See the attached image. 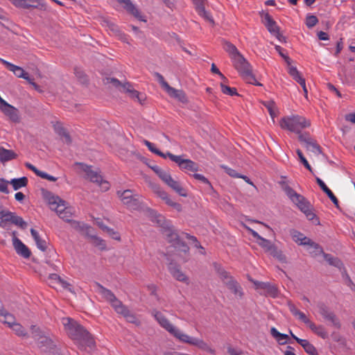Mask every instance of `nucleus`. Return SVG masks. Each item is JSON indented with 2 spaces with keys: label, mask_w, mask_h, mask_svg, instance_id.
<instances>
[{
  "label": "nucleus",
  "mask_w": 355,
  "mask_h": 355,
  "mask_svg": "<svg viewBox=\"0 0 355 355\" xmlns=\"http://www.w3.org/2000/svg\"><path fill=\"white\" fill-rule=\"evenodd\" d=\"M217 272L220 279L227 288L237 297L241 298L243 296L242 288L238 282L230 275V274L223 268L219 267L217 268Z\"/></svg>",
  "instance_id": "obj_9"
},
{
  "label": "nucleus",
  "mask_w": 355,
  "mask_h": 355,
  "mask_svg": "<svg viewBox=\"0 0 355 355\" xmlns=\"http://www.w3.org/2000/svg\"><path fill=\"white\" fill-rule=\"evenodd\" d=\"M298 138L302 143L304 144V146L308 150L315 155H319L322 153L320 146L313 139H311L309 135H300Z\"/></svg>",
  "instance_id": "obj_18"
},
{
  "label": "nucleus",
  "mask_w": 355,
  "mask_h": 355,
  "mask_svg": "<svg viewBox=\"0 0 355 355\" xmlns=\"http://www.w3.org/2000/svg\"><path fill=\"white\" fill-rule=\"evenodd\" d=\"M318 22V18L315 15H309L306 18V25L311 28L315 26Z\"/></svg>",
  "instance_id": "obj_48"
},
{
  "label": "nucleus",
  "mask_w": 355,
  "mask_h": 355,
  "mask_svg": "<svg viewBox=\"0 0 355 355\" xmlns=\"http://www.w3.org/2000/svg\"><path fill=\"white\" fill-rule=\"evenodd\" d=\"M0 62L6 66V67L13 72V73L18 78H24L26 80H29L28 73H26L21 67L15 65L11 62L6 61L0 58Z\"/></svg>",
  "instance_id": "obj_19"
},
{
  "label": "nucleus",
  "mask_w": 355,
  "mask_h": 355,
  "mask_svg": "<svg viewBox=\"0 0 355 355\" xmlns=\"http://www.w3.org/2000/svg\"><path fill=\"white\" fill-rule=\"evenodd\" d=\"M263 23L266 26L268 31L271 34L274 35L275 33H277V32L279 31V27L277 25V23L272 19V18L268 13H266L264 15Z\"/></svg>",
  "instance_id": "obj_32"
},
{
  "label": "nucleus",
  "mask_w": 355,
  "mask_h": 355,
  "mask_svg": "<svg viewBox=\"0 0 355 355\" xmlns=\"http://www.w3.org/2000/svg\"><path fill=\"white\" fill-rule=\"evenodd\" d=\"M164 201H165V202H166L168 205H169V206H171V207H173V208H174V209H175L177 211H181V209H182V206H181V205H180V204H179V203H178V202H176L173 201V200L169 198V196H168V197H167V198H166V199L164 200Z\"/></svg>",
  "instance_id": "obj_53"
},
{
  "label": "nucleus",
  "mask_w": 355,
  "mask_h": 355,
  "mask_svg": "<svg viewBox=\"0 0 355 355\" xmlns=\"http://www.w3.org/2000/svg\"><path fill=\"white\" fill-rule=\"evenodd\" d=\"M169 159L176 163L182 171L196 172L199 169L197 163L189 159H184L182 155H169Z\"/></svg>",
  "instance_id": "obj_12"
},
{
  "label": "nucleus",
  "mask_w": 355,
  "mask_h": 355,
  "mask_svg": "<svg viewBox=\"0 0 355 355\" xmlns=\"http://www.w3.org/2000/svg\"><path fill=\"white\" fill-rule=\"evenodd\" d=\"M62 324L69 336L80 349L90 351L94 347L95 342L92 336L76 321L65 318L62 319Z\"/></svg>",
  "instance_id": "obj_2"
},
{
  "label": "nucleus",
  "mask_w": 355,
  "mask_h": 355,
  "mask_svg": "<svg viewBox=\"0 0 355 355\" xmlns=\"http://www.w3.org/2000/svg\"><path fill=\"white\" fill-rule=\"evenodd\" d=\"M317 308L319 313L326 320L331 322L332 325L337 329H340L341 324L338 318L334 314V312L331 311L330 309L324 303H318Z\"/></svg>",
  "instance_id": "obj_14"
},
{
  "label": "nucleus",
  "mask_w": 355,
  "mask_h": 355,
  "mask_svg": "<svg viewBox=\"0 0 355 355\" xmlns=\"http://www.w3.org/2000/svg\"><path fill=\"white\" fill-rule=\"evenodd\" d=\"M31 234L34 239L36 245L41 251L44 252L47 248L46 242L45 240L40 238L39 233L33 228L31 229Z\"/></svg>",
  "instance_id": "obj_36"
},
{
  "label": "nucleus",
  "mask_w": 355,
  "mask_h": 355,
  "mask_svg": "<svg viewBox=\"0 0 355 355\" xmlns=\"http://www.w3.org/2000/svg\"><path fill=\"white\" fill-rule=\"evenodd\" d=\"M25 166L32 171H33L37 176L40 175L42 171L38 170L35 166L31 164V163H26Z\"/></svg>",
  "instance_id": "obj_64"
},
{
  "label": "nucleus",
  "mask_w": 355,
  "mask_h": 355,
  "mask_svg": "<svg viewBox=\"0 0 355 355\" xmlns=\"http://www.w3.org/2000/svg\"><path fill=\"white\" fill-rule=\"evenodd\" d=\"M155 192L157 194V196L162 198V200H165L168 196V193L162 190L159 187H157L155 189Z\"/></svg>",
  "instance_id": "obj_60"
},
{
  "label": "nucleus",
  "mask_w": 355,
  "mask_h": 355,
  "mask_svg": "<svg viewBox=\"0 0 355 355\" xmlns=\"http://www.w3.org/2000/svg\"><path fill=\"white\" fill-rule=\"evenodd\" d=\"M117 1L119 3L124 5V8L130 13H131L132 15H134L135 17L139 19L141 21H146V19H144L142 16L140 14V12L139 10L136 8V6L131 2L130 0H117Z\"/></svg>",
  "instance_id": "obj_24"
},
{
  "label": "nucleus",
  "mask_w": 355,
  "mask_h": 355,
  "mask_svg": "<svg viewBox=\"0 0 355 355\" xmlns=\"http://www.w3.org/2000/svg\"><path fill=\"white\" fill-rule=\"evenodd\" d=\"M31 331L33 337L37 340V345L42 351L47 352L53 348V341L45 332L35 325L31 326Z\"/></svg>",
  "instance_id": "obj_10"
},
{
  "label": "nucleus",
  "mask_w": 355,
  "mask_h": 355,
  "mask_svg": "<svg viewBox=\"0 0 355 355\" xmlns=\"http://www.w3.org/2000/svg\"><path fill=\"white\" fill-rule=\"evenodd\" d=\"M117 195L128 209L136 210L140 207V196L134 193L132 190L118 191Z\"/></svg>",
  "instance_id": "obj_11"
},
{
  "label": "nucleus",
  "mask_w": 355,
  "mask_h": 355,
  "mask_svg": "<svg viewBox=\"0 0 355 355\" xmlns=\"http://www.w3.org/2000/svg\"><path fill=\"white\" fill-rule=\"evenodd\" d=\"M282 189L295 205L304 214L309 220L319 225L320 220L313 211V208L309 201L303 196L297 193L293 189L286 183L282 184Z\"/></svg>",
  "instance_id": "obj_3"
},
{
  "label": "nucleus",
  "mask_w": 355,
  "mask_h": 355,
  "mask_svg": "<svg viewBox=\"0 0 355 355\" xmlns=\"http://www.w3.org/2000/svg\"><path fill=\"white\" fill-rule=\"evenodd\" d=\"M296 153L301 161V162L304 164V166L310 171H312V168H311V166H310V164H309L308 161L306 160V159L304 157V156L303 155V153L300 150V149H297L296 150Z\"/></svg>",
  "instance_id": "obj_52"
},
{
  "label": "nucleus",
  "mask_w": 355,
  "mask_h": 355,
  "mask_svg": "<svg viewBox=\"0 0 355 355\" xmlns=\"http://www.w3.org/2000/svg\"><path fill=\"white\" fill-rule=\"evenodd\" d=\"M1 213H2L1 216H2L3 220L4 225H6V223L7 222L12 223L15 213L9 211H1Z\"/></svg>",
  "instance_id": "obj_49"
},
{
  "label": "nucleus",
  "mask_w": 355,
  "mask_h": 355,
  "mask_svg": "<svg viewBox=\"0 0 355 355\" xmlns=\"http://www.w3.org/2000/svg\"><path fill=\"white\" fill-rule=\"evenodd\" d=\"M100 227L106 232L113 239L120 241L121 237L118 232H115L113 229H111L105 225L99 224Z\"/></svg>",
  "instance_id": "obj_47"
},
{
  "label": "nucleus",
  "mask_w": 355,
  "mask_h": 355,
  "mask_svg": "<svg viewBox=\"0 0 355 355\" xmlns=\"http://www.w3.org/2000/svg\"><path fill=\"white\" fill-rule=\"evenodd\" d=\"M194 5L196 6V8L198 14L205 17L206 19L209 20L211 22H213V19L209 16V13L205 9L204 7V0H191Z\"/></svg>",
  "instance_id": "obj_35"
},
{
  "label": "nucleus",
  "mask_w": 355,
  "mask_h": 355,
  "mask_svg": "<svg viewBox=\"0 0 355 355\" xmlns=\"http://www.w3.org/2000/svg\"><path fill=\"white\" fill-rule=\"evenodd\" d=\"M279 124L282 129L300 135L303 129L310 125V122L302 116L291 115L282 117Z\"/></svg>",
  "instance_id": "obj_5"
},
{
  "label": "nucleus",
  "mask_w": 355,
  "mask_h": 355,
  "mask_svg": "<svg viewBox=\"0 0 355 355\" xmlns=\"http://www.w3.org/2000/svg\"><path fill=\"white\" fill-rule=\"evenodd\" d=\"M288 306L289 311L296 318L301 320L307 326L309 325L311 321L306 317V315L303 312L298 310L296 308V306L292 303H288Z\"/></svg>",
  "instance_id": "obj_28"
},
{
  "label": "nucleus",
  "mask_w": 355,
  "mask_h": 355,
  "mask_svg": "<svg viewBox=\"0 0 355 355\" xmlns=\"http://www.w3.org/2000/svg\"><path fill=\"white\" fill-rule=\"evenodd\" d=\"M49 284L51 286L56 288L57 286H60L64 289L69 291L71 290V285L66 281L61 279L57 274H51L49 277Z\"/></svg>",
  "instance_id": "obj_23"
},
{
  "label": "nucleus",
  "mask_w": 355,
  "mask_h": 355,
  "mask_svg": "<svg viewBox=\"0 0 355 355\" xmlns=\"http://www.w3.org/2000/svg\"><path fill=\"white\" fill-rule=\"evenodd\" d=\"M166 92L171 98L179 101L182 103H187L188 102L185 93L181 89H177L170 86Z\"/></svg>",
  "instance_id": "obj_26"
},
{
  "label": "nucleus",
  "mask_w": 355,
  "mask_h": 355,
  "mask_svg": "<svg viewBox=\"0 0 355 355\" xmlns=\"http://www.w3.org/2000/svg\"><path fill=\"white\" fill-rule=\"evenodd\" d=\"M53 129L59 136L64 138V142L67 144H70L71 143V139L69 134L67 132L61 123H55L53 124Z\"/></svg>",
  "instance_id": "obj_29"
},
{
  "label": "nucleus",
  "mask_w": 355,
  "mask_h": 355,
  "mask_svg": "<svg viewBox=\"0 0 355 355\" xmlns=\"http://www.w3.org/2000/svg\"><path fill=\"white\" fill-rule=\"evenodd\" d=\"M168 270L173 277L177 280L189 284L188 277L180 270L178 266L173 263H170Z\"/></svg>",
  "instance_id": "obj_27"
},
{
  "label": "nucleus",
  "mask_w": 355,
  "mask_h": 355,
  "mask_svg": "<svg viewBox=\"0 0 355 355\" xmlns=\"http://www.w3.org/2000/svg\"><path fill=\"white\" fill-rule=\"evenodd\" d=\"M290 334L293 339L299 343L309 355H318L316 348L309 341L305 339L299 338L290 331Z\"/></svg>",
  "instance_id": "obj_22"
},
{
  "label": "nucleus",
  "mask_w": 355,
  "mask_h": 355,
  "mask_svg": "<svg viewBox=\"0 0 355 355\" xmlns=\"http://www.w3.org/2000/svg\"><path fill=\"white\" fill-rule=\"evenodd\" d=\"M123 87L127 92L130 94L132 98H137L140 103H141L143 98L140 97V94L137 91L132 89V86L129 83L124 84Z\"/></svg>",
  "instance_id": "obj_43"
},
{
  "label": "nucleus",
  "mask_w": 355,
  "mask_h": 355,
  "mask_svg": "<svg viewBox=\"0 0 355 355\" xmlns=\"http://www.w3.org/2000/svg\"><path fill=\"white\" fill-rule=\"evenodd\" d=\"M47 200L51 209L55 211L60 218L68 222L71 220V212L66 207L65 201L51 193L49 194Z\"/></svg>",
  "instance_id": "obj_8"
},
{
  "label": "nucleus",
  "mask_w": 355,
  "mask_h": 355,
  "mask_svg": "<svg viewBox=\"0 0 355 355\" xmlns=\"http://www.w3.org/2000/svg\"><path fill=\"white\" fill-rule=\"evenodd\" d=\"M98 293L107 302H109L111 306L116 311L123 303L116 297L114 294L109 289L103 287V286L98 284Z\"/></svg>",
  "instance_id": "obj_15"
},
{
  "label": "nucleus",
  "mask_w": 355,
  "mask_h": 355,
  "mask_svg": "<svg viewBox=\"0 0 355 355\" xmlns=\"http://www.w3.org/2000/svg\"><path fill=\"white\" fill-rule=\"evenodd\" d=\"M157 175L159 177V178L164 182H166L167 180L169 178V177L171 176L170 173L164 170V169H161V171L159 172V173L157 174Z\"/></svg>",
  "instance_id": "obj_56"
},
{
  "label": "nucleus",
  "mask_w": 355,
  "mask_h": 355,
  "mask_svg": "<svg viewBox=\"0 0 355 355\" xmlns=\"http://www.w3.org/2000/svg\"><path fill=\"white\" fill-rule=\"evenodd\" d=\"M334 341L337 343H343V339L338 332H333L331 335Z\"/></svg>",
  "instance_id": "obj_63"
},
{
  "label": "nucleus",
  "mask_w": 355,
  "mask_h": 355,
  "mask_svg": "<svg viewBox=\"0 0 355 355\" xmlns=\"http://www.w3.org/2000/svg\"><path fill=\"white\" fill-rule=\"evenodd\" d=\"M232 61L236 69L248 83L259 86L262 85L252 74L250 64L241 54L237 55Z\"/></svg>",
  "instance_id": "obj_6"
},
{
  "label": "nucleus",
  "mask_w": 355,
  "mask_h": 355,
  "mask_svg": "<svg viewBox=\"0 0 355 355\" xmlns=\"http://www.w3.org/2000/svg\"><path fill=\"white\" fill-rule=\"evenodd\" d=\"M144 143L148 147L149 150L151 151L152 153L157 155L158 153V152L159 151V150H158L157 148H155V145L153 143L150 142L149 141L144 140Z\"/></svg>",
  "instance_id": "obj_57"
},
{
  "label": "nucleus",
  "mask_w": 355,
  "mask_h": 355,
  "mask_svg": "<svg viewBox=\"0 0 355 355\" xmlns=\"http://www.w3.org/2000/svg\"><path fill=\"white\" fill-rule=\"evenodd\" d=\"M211 71L213 73L219 75V76L221 78V79L223 80L224 81L227 80V78L224 76V75L223 73H221V72L219 71V69L216 67V66L214 63L211 64Z\"/></svg>",
  "instance_id": "obj_61"
},
{
  "label": "nucleus",
  "mask_w": 355,
  "mask_h": 355,
  "mask_svg": "<svg viewBox=\"0 0 355 355\" xmlns=\"http://www.w3.org/2000/svg\"><path fill=\"white\" fill-rule=\"evenodd\" d=\"M293 240L301 245H308L314 248L317 252H322V248L316 243L312 241L310 239L305 236L302 233L296 230H292L291 232Z\"/></svg>",
  "instance_id": "obj_13"
},
{
  "label": "nucleus",
  "mask_w": 355,
  "mask_h": 355,
  "mask_svg": "<svg viewBox=\"0 0 355 355\" xmlns=\"http://www.w3.org/2000/svg\"><path fill=\"white\" fill-rule=\"evenodd\" d=\"M39 177L43 178V179H46V180H48L49 181H51V182H55L58 178L54 177V176H52L44 171H42L39 175Z\"/></svg>",
  "instance_id": "obj_59"
},
{
  "label": "nucleus",
  "mask_w": 355,
  "mask_h": 355,
  "mask_svg": "<svg viewBox=\"0 0 355 355\" xmlns=\"http://www.w3.org/2000/svg\"><path fill=\"white\" fill-rule=\"evenodd\" d=\"M163 234L166 237V240L171 243L174 248L179 249L180 251L184 252L189 251V247L182 241V239L183 238H187L193 241L196 243V246L197 248L202 249L195 236L184 232L181 234V236H179L173 227L165 228L163 231Z\"/></svg>",
  "instance_id": "obj_4"
},
{
  "label": "nucleus",
  "mask_w": 355,
  "mask_h": 355,
  "mask_svg": "<svg viewBox=\"0 0 355 355\" xmlns=\"http://www.w3.org/2000/svg\"><path fill=\"white\" fill-rule=\"evenodd\" d=\"M270 334L275 338H276L279 344L284 345L286 343L287 339L288 338V336L287 334L279 332L275 327L271 328Z\"/></svg>",
  "instance_id": "obj_42"
},
{
  "label": "nucleus",
  "mask_w": 355,
  "mask_h": 355,
  "mask_svg": "<svg viewBox=\"0 0 355 355\" xmlns=\"http://www.w3.org/2000/svg\"><path fill=\"white\" fill-rule=\"evenodd\" d=\"M193 178L200 182H202L204 184H210L209 181L207 178H205L203 175L199 174V173H194L193 175Z\"/></svg>",
  "instance_id": "obj_58"
},
{
  "label": "nucleus",
  "mask_w": 355,
  "mask_h": 355,
  "mask_svg": "<svg viewBox=\"0 0 355 355\" xmlns=\"http://www.w3.org/2000/svg\"><path fill=\"white\" fill-rule=\"evenodd\" d=\"M257 243L266 252H270L273 257H277L279 260L284 259V256L280 251L277 249V248L271 243L270 241L262 237L257 241Z\"/></svg>",
  "instance_id": "obj_17"
},
{
  "label": "nucleus",
  "mask_w": 355,
  "mask_h": 355,
  "mask_svg": "<svg viewBox=\"0 0 355 355\" xmlns=\"http://www.w3.org/2000/svg\"><path fill=\"white\" fill-rule=\"evenodd\" d=\"M115 311L118 314L123 315L128 322L135 324L136 325L140 324V322L136 318L135 315L123 304H122Z\"/></svg>",
  "instance_id": "obj_21"
},
{
  "label": "nucleus",
  "mask_w": 355,
  "mask_h": 355,
  "mask_svg": "<svg viewBox=\"0 0 355 355\" xmlns=\"http://www.w3.org/2000/svg\"><path fill=\"white\" fill-rule=\"evenodd\" d=\"M150 313L159 324V326L165 329L167 332H168L178 341L196 347L199 349H201L209 354H216V350L212 348V347L209 343L200 338L193 337L185 334L184 331L171 323L168 318L159 311L157 309H153L150 311Z\"/></svg>",
  "instance_id": "obj_1"
},
{
  "label": "nucleus",
  "mask_w": 355,
  "mask_h": 355,
  "mask_svg": "<svg viewBox=\"0 0 355 355\" xmlns=\"http://www.w3.org/2000/svg\"><path fill=\"white\" fill-rule=\"evenodd\" d=\"M76 164L80 167L81 171L85 173V178L86 179L99 185L103 191L109 189V182L103 180L101 171L98 168L94 169L91 166H87L83 163H76Z\"/></svg>",
  "instance_id": "obj_7"
},
{
  "label": "nucleus",
  "mask_w": 355,
  "mask_h": 355,
  "mask_svg": "<svg viewBox=\"0 0 355 355\" xmlns=\"http://www.w3.org/2000/svg\"><path fill=\"white\" fill-rule=\"evenodd\" d=\"M12 223L17 225L21 229H25L27 225V223L23 220L21 217L16 216L15 214L14 215Z\"/></svg>",
  "instance_id": "obj_50"
},
{
  "label": "nucleus",
  "mask_w": 355,
  "mask_h": 355,
  "mask_svg": "<svg viewBox=\"0 0 355 355\" xmlns=\"http://www.w3.org/2000/svg\"><path fill=\"white\" fill-rule=\"evenodd\" d=\"M288 73L293 77V78L302 86L303 91L304 92V96H306L308 91L306 86L305 79L303 77H302L297 68L295 67H291L289 68Z\"/></svg>",
  "instance_id": "obj_25"
},
{
  "label": "nucleus",
  "mask_w": 355,
  "mask_h": 355,
  "mask_svg": "<svg viewBox=\"0 0 355 355\" xmlns=\"http://www.w3.org/2000/svg\"><path fill=\"white\" fill-rule=\"evenodd\" d=\"M221 168H223L225 170V171L231 177L239 178V176H240V175L235 170H234L227 166L222 165Z\"/></svg>",
  "instance_id": "obj_55"
},
{
  "label": "nucleus",
  "mask_w": 355,
  "mask_h": 355,
  "mask_svg": "<svg viewBox=\"0 0 355 355\" xmlns=\"http://www.w3.org/2000/svg\"><path fill=\"white\" fill-rule=\"evenodd\" d=\"M0 110L3 112L10 119L14 122H18L19 117L18 110L14 106L10 105L7 102L0 105Z\"/></svg>",
  "instance_id": "obj_20"
},
{
  "label": "nucleus",
  "mask_w": 355,
  "mask_h": 355,
  "mask_svg": "<svg viewBox=\"0 0 355 355\" xmlns=\"http://www.w3.org/2000/svg\"><path fill=\"white\" fill-rule=\"evenodd\" d=\"M164 183H166L169 187L173 189L180 196L183 197H186L187 196L186 191L182 188L180 183L173 179L171 175Z\"/></svg>",
  "instance_id": "obj_31"
},
{
  "label": "nucleus",
  "mask_w": 355,
  "mask_h": 355,
  "mask_svg": "<svg viewBox=\"0 0 355 355\" xmlns=\"http://www.w3.org/2000/svg\"><path fill=\"white\" fill-rule=\"evenodd\" d=\"M9 184V181L6 180L3 178H0V192H3L4 193H8L9 191L8 189V185Z\"/></svg>",
  "instance_id": "obj_54"
},
{
  "label": "nucleus",
  "mask_w": 355,
  "mask_h": 355,
  "mask_svg": "<svg viewBox=\"0 0 355 355\" xmlns=\"http://www.w3.org/2000/svg\"><path fill=\"white\" fill-rule=\"evenodd\" d=\"M223 49L228 53L232 60L241 54L234 44L227 41L223 43Z\"/></svg>",
  "instance_id": "obj_38"
},
{
  "label": "nucleus",
  "mask_w": 355,
  "mask_h": 355,
  "mask_svg": "<svg viewBox=\"0 0 355 355\" xmlns=\"http://www.w3.org/2000/svg\"><path fill=\"white\" fill-rule=\"evenodd\" d=\"M12 245L17 254L28 259L31 257V252L28 248L16 236V232H12Z\"/></svg>",
  "instance_id": "obj_16"
},
{
  "label": "nucleus",
  "mask_w": 355,
  "mask_h": 355,
  "mask_svg": "<svg viewBox=\"0 0 355 355\" xmlns=\"http://www.w3.org/2000/svg\"><path fill=\"white\" fill-rule=\"evenodd\" d=\"M10 328H11L15 332V334L19 336H26V333L25 332V330L23 328V327L19 324V323H16V322H14L12 325H10L9 327Z\"/></svg>",
  "instance_id": "obj_45"
},
{
  "label": "nucleus",
  "mask_w": 355,
  "mask_h": 355,
  "mask_svg": "<svg viewBox=\"0 0 355 355\" xmlns=\"http://www.w3.org/2000/svg\"><path fill=\"white\" fill-rule=\"evenodd\" d=\"M308 327L315 334L322 338V339L328 338L329 334L324 326L316 325L314 322L311 321Z\"/></svg>",
  "instance_id": "obj_34"
},
{
  "label": "nucleus",
  "mask_w": 355,
  "mask_h": 355,
  "mask_svg": "<svg viewBox=\"0 0 355 355\" xmlns=\"http://www.w3.org/2000/svg\"><path fill=\"white\" fill-rule=\"evenodd\" d=\"M342 277L344 280L345 284L350 288L352 291H355V284L351 279L350 277L347 274L345 268L342 270Z\"/></svg>",
  "instance_id": "obj_44"
},
{
  "label": "nucleus",
  "mask_w": 355,
  "mask_h": 355,
  "mask_svg": "<svg viewBox=\"0 0 355 355\" xmlns=\"http://www.w3.org/2000/svg\"><path fill=\"white\" fill-rule=\"evenodd\" d=\"M28 179L26 177H22L20 178H13L10 181H9V184H10L14 190H18L22 187H24L27 185Z\"/></svg>",
  "instance_id": "obj_41"
},
{
  "label": "nucleus",
  "mask_w": 355,
  "mask_h": 355,
  "mask_svg": "<svg viewBox=\"0 0 355 355\" xmlns=\"http://www.w3.org/2000/svg\"><path fill=\"white\" fill-rule=\"evenodd\" d=\"M324 258L330 265L339 268L340 270L344 269V264L338 258L334 257L329 254H324Z\"/></svg>",
  "instance_id": "obj_39"
},
{
  "label": "nucleus",
  "mask_w": 355,
  "mask_h": 355,
  "mask_svg": "<svg viewBox=\"0 0 355 355\" xmlns=\"http://www.w3.org/2000/svg\"><path fill=\"white\" fill-rule=\"evenodd\" d=\"M155 76L156 77L157 81L161 85L162 87L166 91L170 85L168 84V83L164 80L163 76L160 74L159 73H155Z\"/></svg>",
  "instance_id": "obj_51"
},
{
  "label": "nucleus",
  "mask_w": 355,
  "mask_h": 355,
  "mask_svg": "<svg viewBox=\"0 0 355 355\" xmlns=\"http://www.w3.org/2000/svg\"><path fill=\"white\" fill-rule=\"evenodd\" d=\"M14 6L20 8H37L38 0H9Z\"/></svg>",
  "instance_id": "obj_33"
},
{
  "label": "nucleus",
  "mask_w": 355,
  "mask_h": 355,
  "mask_svg": "<svg viewBox=\"0 0 355 355\" xmlns=\"http://www.w3.org/2000/svg\"><path fill=\"white\" fill-rule=\"evenodd\" d=\"M17 155L11 150L0 146V162L4 163L16 158Z\"/></svg>",
  "instance_id": "obj_37"
},
{
  "label": "nucleus",
  "mask_w": 355,
  "mask_h": 355,
  "mask_svg": "<svg viewBox=\"0 0 355 355\" xmlns=\"http://www.w3.org/2000/svg\"><path fill=\"white\" fill-rule=\"evenodd\" d=\"M254 284L257 289L263 290L266 293V294L269 295L272 297H275L277 294V288L274 286L270 284L269 283L254 282Z\"/></svg>",
  "instance_id": "obj_30"
},
{
  "label": "nucleus",
  "mask_w": 355,
  "mask_h": 355,
  "mask_svg": "<svg viewBox=\"0 0 355 355\" xmlns=\"http://www.w3.org/2000/svg\"><path fill=\"white\" fill-rule=\"evenodd\" d=\"M0 322L6 324L8 327H10L15 322V318L12 314L6 312V311L0 310Z\"/></svg>",
  "instance_id": "obj_40"
},
{
  "label": "nucleus",
  "mask_w": 355,
  "mask_h": 355,
  "mask_svg": "<svg viewBox=\"0 0 355 355\" xmlns=\"http://www.w3.org/2000/svg\"><path fill=\"white\" fill-rule=\"evenodd\" d=\"M221 91L223 94L229 96H236L238 95L236 89L235 87H230L225 85L223 83H220Z\"/></svg>",
  "instance_id": "obj_46"
},
{
  "label": "nucleus",
  "mask_w": 355,
  "mask_h": 355,
  "mask_svg": "<svg viewBox=\"0 0 355 355\" xmlns=\"http://www.w3.org/2000/svg\"><path fill=\"white\" fill-rule=\"evenodd\" d=\"M343 48V38H340L336 44V50L334 53L335 56H338Z\"/></svg>",
  "instance_id": "obj_62"
}]
</instances>
